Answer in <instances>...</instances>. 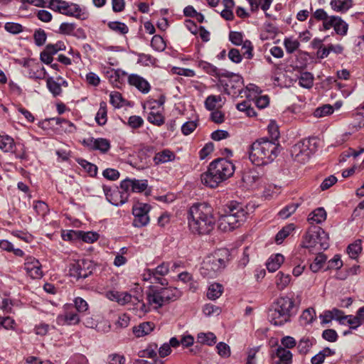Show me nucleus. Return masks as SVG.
Wrapping results in <instances>:
<instances>
[{
  "label": "nucleus",
  "mask_w": 364,
  "mask_h": 364,
  "mask_svg": "<svg viewBox=\"0 0 364 364\" xmlns=\"http://www.w3.org/2000/svg\"><path fill=\"white\" fill-rule=\"evenodd\" d=\"M15 321L9 316H0V327H3L5 329H14L15 328Z\"/></svg>",
  "instance_id": "4d7b16f0"
},
{
  "label": "nucleus",
  "mask_w": 364,
  "mask_h": 364,
  "mask_svg": "<svg viewBox=\"0 0 364 364\" xmlns=\"http://www.w3.org/2000/svg\"><path fill=\"white\" fill-rule=\"evenodd\" d=\"M151 209L149 204L138 203L132 208V213L134 216L133 225L136 228L146 226L149 223L148 213Z\"/></svg>",
  "instance_id": "f8f14e48"
},
{
  "label": "nucleus",
  "mask_w": 364,
  "mask_h": 364,
  "mask_svg": "<svg viewBox=\"0 0 364 364\" xmlns=\"http://www.w3.org/2000/svg\"><path fill=\"white\" fill-rule=\"evenodd\" d=\"M344 319V323L346 322L349 324L351 329H356L362 324V321L358 320L355 316L348 315L345 316Z\"/></svg>",
  "instance_id": "680f3d73"
},
{
  "label": "nucleus",
  "mask_w": 364,
  "mask_h": 364,
  "mask_svg": "<svg viewBox=\"0 0 364 364\" xmlns=\"http://www.w3.org/2000/svg\"><path fill=\"white\" fill-rule=\"evenodd\" d=\"M46 83L49 91L53 96L56 97L61 94L62 89L60 82H55L52 77H48L46 80Z\"/></svg>",
  "instance_id": "79ce46f5"
},
{
  "label": "nucleus",
  "mask_w": 364,
  "mask_h": 364,
  "mask_svg": "<svg viewBox=\"0 0 364 364\" xmlns=\"http://www.w3.org/2000/svg\"><path fill=\"white\" fill-rule=\"evenodd\" d=\"M333 112V107L330 105H323L317 107L314 114L316 117H323L329 115Z\"/></svg>",
  "instance_id": "a18cd8bd"
},
{
  "label": "nucleus",
  "mask_w": 364,
  "mask_h": 364,
  "mask_svg": "<svg viewBox=\"0 0 364 364\" xmlns=\"http://www.w3.org/2000/svg\"><path fill=\"white\" fill-rule=\"evenodd\" d=\"M82 144L90 150H98L102 154H106L111 147L110 141L105 138L95 139L90 137L84 139Z\"/></svg>",
  "instance_id": "f3484780"
},
{
  "label": "nucleus",
  "mask_w": 364,
  "mask_h": 364,
  "mask_svg": "<svg viewBox=\"0 0 364 364\" xmlns=\"http://www.w3.org/2000/svg\"><path fill=\"white\" fill-rule=\"evenodd\" d=\"M169 272V264L163 262L160 265L157 266L155 269H149V279H154L151 283H159L162 286L168 284L166 279L160 277V276L166 275Z\"/></svg>",
  "instance_id": "6ab92c4d"
},
{
  "label": "nucleus",
  "mask_w": 364,
  "mask_h": 364,
  "mask_svg": "<svg viewBox=\"0 0 364 364\" xmlns=\"http://www.w3.org/2000/svg\"><path fill=\"white\" fill-rule=\"evenodd\" d=\"M4 28L6 31L13 34L20 33L23 30L22 25L13 22L6 23Z\"/></svg>",
  "instance_id": "bf43d9fd"
},
{
  "label": "nucleus",
  "mask_w": 364,
  "mask_h": 364,
  "mask_svg": "<svg viewBox=\"0 0 364 364\" xmlns=\"http://www.w3.org/2000/svg\"><path fill=\"white\" fill-rule=\"evenodd\" d=\"M33 38H34L36 45L38 46H41L46 41V38H47L46 33L45 32V31L43 29L38 28L34 32Z\"/></svg>",
  "instance_id": "09e8293b"
},
{
  "label": "nucleus",
  "mask_w": 364,
  "mask_h": 364,
  "mask_svg": "<svg viewBox=\"0 0 364 364\" xmlns=\"http://www.w3.org/2000/svg\"><path fill=\"white\" fill-rule=\"evenodd\" d=\"M291 282V276L289 274H284L279 272L275 277V284L277 288L282 291L288 287Z\"/></svg>",
  "instance_id": "7c9ffc66"
},
{
  "label": "nucleus",
  "mask_w": 364,
  "mask_h": 364,
  "mask_svg": "<svg viewBox=\"0 0 364 364\" xmlns=\"http://www.w3.org/2000/svg\"><path fill=\"white\" fill-rule=\"evenodd\" d=\"M326 219V212L323 208H318L311 213L308 217L310 223H321Z\"/></svg>",
  "instance_id": "c756f323"
},
{
  "label": "nucleus",
  "mask_w": 364,
  "mask_h": 364,
  "mask_svg": "<svg viewBox=\"0 0 364 364\" xmlns=\"http://www.w3.org/2000/svg\"><path fill=\"white\" fill-rule=\"evenodd\" d=\"M151 46L157 51H163L166 48L165 41L159 35H155L153 36L151 41Z\"/></svg>",
  "instance_id": "49530a36"
},
{
  "label": "nucleus",
  "mask_w": 364,
  "mask_h": 364,
  "mask_svg": "<svg viewBox=\"0 0 364 364\" xmlns=\"http://www.w3.org/2000/svg\"><path fill=\"white\" fill-rule=\"evenodd\" d=\"M125 358L119 354H112L108 357V364H125Z\"/></svg>",
  "instance_id": "774afa93"
},
{
  "label": "nucleus",
  "mask_w": 364,
  "mask_h": 364,
  "mask_svg": "<svg viewBox=\"0 0 364 364\" xmlns=\"http://www.w3.org/2000/svg\"><path fill=\"white\" fill-rule=\"evenodd\" d=\"M156 59L149 54L139 53L138 54V63L145 65H153L155 63Z\"/></svg>",
  "instance_id": "69168bd1"
},
{
  "label": "nucleus",
  "mask_w": 364,
  "mask_h": 364,
  "mask_svg": "<svg viewBox=\"0 0 364 364\" xmlns=\"http://www.w3.org/2000/svg\"><path fill=\"white\" fill-rule=\"evenodd\" d=\"M315 343L316 340L313 337L304 336L297 345L299 353L304 355L308 353Z\"/></svg>",
  "instance_id": "c85d7f7f"
},
{
  "label": "nucleus",
  "mask_w": 364,
  "mask_h": 364,
  "mask_svg": "<svg viewBox=\"0 0 364 364\" xmlns=\"http://www.w3.org/2000/svg\"><path fill=\"white\" fill-rule=\"evenodd\" d=\"M294 230V226L293 224H289L284 227L281 230H279L275 236V241L277 244H281L284 240L287 237L290 233Z\"/></svg>",
  "instance_id": "ea45409f"
},
{
  "label": "nucleus",
  "mask_w": 364,
  "mask_h": 364,
  "mask_svg": "<svg viewBox=\"0 0 364 364\" xmlns=\"http://www.w3.org/2000/svg\"><path fill=\"white\" fill-rule=\"evenodd\" d=\"M91 176H95L97 173V167L93 164H91L86 160L81 159L78 162Z\"/></svg>",
  "instance_id": "6e6d98bb"
},
{
  "label": "nucleus",
  "mask_w": 364,
  "mask_h": 364,
  "mask_svg": "<svg viewBox=\"0 0 364 364\" xmlns=\"http://www.w3.org/2000/svg\"><path fill=\"white\" fill-rule=\"evenodd\" d=\"M279 153V144L267 137L255 140L248 149L249 159L255 166H267L272 163Z\"/></svg>",
  "instance_id": "f03ea898"
},
{
  "label": "nucleus",
  "mask_w": 364,
  "mask_h": 364,
  "mask_svg": "<svg viewBox=\"0 0 364 364\" xmlns=\"http://www.w3.org/2000/svg\"><path fill=\"white\" fill-rule=\"evenodd\" d=\"M230 252L226 248L215 250L202 262L200 272L203 277L215 278L224 269L230 260Z\"/></svg>",
  "instance_id": "39448f33"
},
{
  "label": "nucleus",
  "mask_w": 364,
  "mask_h": 364,
  "mask_svg": "<svg viewBox=\"0 0 364 364\" xmlns=\"http://www.w3.org/2000/svg\"><path fill=\"white\" fill-rule=\"evenodd\" d=\"M213 208L207 203L192 205L188 211V224L191 232L196 235H208L215 227Z\"/></svg>",
  "instance_id": "f257e3e1"
},
{
  "label": "nucleus",
  "mask_w": 364,
  "mask_h": 364,
  "mask_svg": "<svg viewBox=\"0 0 364 364\" xmlns=\"http://www.w3.org/2000/svg\"><path fill=\"white\" fill-rule=\"evenodd\" d=\"M75 27V23H62L59 27V33L64 35H75L73 32Z\"/></svg>",
  "instance_id": "603ef678"
},
{
  "label": "nucleus",
  "mask_w": 364,
  "mask_h": 364,
  "mask_svg": "<svg viewBox=\"0 0 364 364\" xmlns=\"http://www.w3.org/2000/svg\"><path fill=\"white\" fill-rule=\"evenodd\" d=\"M106 297L109 300L116 301L122 306L129 303H132L134 305L141 304L140 309L144 312L147 311L144 302H142L138 297L131 295L127 291H109L106 292Z\"/></svg>",
  "instance_id": "9d476101"
},
{
  "label": "nucleus",
  "mask_w": 364,
  "mask_h": 364,
  "mask_svg": "<svg viewBox=\"0 0 364 364\" xmlns=\"http://www.w3.org/2000/svg\"><path fill=\"white\" fill-rule=\"evenodd\" d=\"M107 26L110 30L118 34L124 35L129 31L128 26L122 22L110 21L108 23Z\"/></svg>",
  "instance_id": "4c0bfd02"
},
{
  "label": "nucleus",
  "mask_w": 364,
  "mask_h": 364,
  "mask_svg": "<svg viewBox=\"0 0 364 364\" xmlns=\"http://www.w3.org/2000/svg\"><path fill=\"white\" fill-rule=\"evenodd\" d=\"M298 207V203H293L289 205H287L279 212V215L282 219L288 218L289 216L291 215V214H293L296 211Z\"/></svg>",
  "instance_id": "c03bdc74"
},
{
  "label": "nucleus",
  "mask_w": 364,
  "mask_h": 364,
  "mask_svg": "<svg viewBox=\"0 0 364 364\" xmlns=\"http://www.w3.org/2000/svg\"><path fill=\"white\" fill-rule=\"evenodd\" d=\"M276 355L279 360L274 364H291L292 362V353L288 349L283 347H278L276 350Z\"/></svg>",
  "instance_id": "a878e982"
},
{
  "label": "nucleus",
  "mask_w": 364,
  "mask_h": 364,
  "mask_svg": "<svg viewBox=\"0 0 364 364\" xmlns=\"http://www.w3.org/2000/svg\"><path fill=\"white\" fill-rule=\"evenodd\" d=\"M129 83L136 87L143 93H147L150 90L149 83L143 77L138 75L132 74L128 77Z\"/></svg>",
  "instance_id": "4be33fe9"
},
{
  "label": "nucleus",
  "mask_w": 364,
  "mask_h": 364,
  "mask_svg": "<svg viewBox=\"0 0 364 364\" xmlns=\"http://www.w3.org/2000/svg\"><path fill=\"white\" fill-rule=\"evenodd\" d=\"M224 211L218 220V228L224 232L240 227L245 221L247 215L245 206L235 201L228 204Z\"/></svg>",
  "instance_id": "20e7f679"
},
{
  "label": "nucleus",
  "mask_w": 364,
  "mask_h": 364,
  "mask_svg": "<svg viewBox=\"0 0 364 364\" xmlns=\"http://www.w3.org/2000/svg\"><path fill=\"white\" fill-rule=\"evenodd\" d=\"M229 40L235 46H240L243 42V36L242 33L237 31H230L229 33Z\"/></svg>",
  "instance_id": "052dcab7"
},
{
  "label": "nucleus",
  "mask_w": 364,
  "mask_h": 364,
  "mask_svg": "<svg viewBox=\"0 0 364 364\" xmlns=\"http://www.w3.org/2000/svg\"><path fill=\"white\" fill-rule=\"evenodd\" d=\"M362 250L361 240H357L347 247V252L352 259H355Z\"/></svg>",
  "instance_id": "a19ab883"
},
{
  "label": "nucleus",
  "mask_w": 364,
  "mask_h": 364,
  "mask_svg": "<svg viewBox=\"0 0 364 364\" xmlns=\"http://www.w3.org/2000/svg\"><path fill=\"white\" fill-rule=\"evenodd\" d=\"M269 318L272 323L275 326H282L290 321V318L285 313L278 309L277 306H272L269 311Z\"/></svg>",
  "instance_id": "412c9836"
},
{
  "label": "nucleus",
  "mask_w": 364,
  "mask_h": 364,
  "mask_svg": "<svg viewBox=\"0 0 364 364\" xmlns=\"http://www.w3.org/2000/svg\"><path fill=\"white\" fill-rule=\"evenodd\" d=\"M315 319L316 312L312 308L304 310L300 316V322L304 326L311 323Z\"/></svg>",
  "instance_id": "e433bc0d"
},
{
  "label": "nucleus",
  "mask_w": 364,
  "mask_h": 364,
  "mask_svg": "<svg viewBox=\"0 0 364 364\" xmlns=\"http://www.w3.org/2000/svg\"><path fill=\"white\" fill-rule=\"evenodd\" d=\"M95 121L100 126H103L106 124L107 121V111L106 102H100V108L95 116Z\"/></svg>",
  "instance_id": "72a5a7b5"
},
{
  "label": "nucleus",
  "mask_w": 364,
  "mask_h": 364,
  "mask_svg": "<svg viewBox=\"0 0 364 364\" xmlns=\"http://www.w3.org/2000/svg\"><path fill=\"white\" fill-rule=\"evenodd\" d=\"M144 124L143 119L136 115L129 117L128 119V125L132 129H138L141 127Z\"/></svg>",
  "instance_id": "0e129e2a"
},
{
  "label": "nucleus",
  "mask_w": 364,
  "mask_h": 364,
  "mask_svg": "<svg viewBox=\"0 0 364 364\" xmlns=\"http://www.w3.org/2000/svg\"><path fill=\"white\" fill-rule=\"evenodd\" d=\"M331 9L337 12L345 13L353 6V0H331Z\"/></svg>",
  "instance_id": "bb28decb"
},
{
  "label": "nucleus",
  "mask_w": 364,
  "mask_h": 364,
  "mask_svg": "<svg viewBox=\"0 0 364 364\" xmlns=\"http://www.w3.org/2000/svg\"><path fill=\"white\" fill-rule=\"evenodd\" d=\"M198 65L202 70L209 75L215 77L220 76L219 70L215 66L208 62L201 61L199 63Z\"/></svg>",
  "instance_id": "37998d69"
},
{
  "label": "nucleus",
  "mask_w": 364,
  "mask_h": 364,
  "mask_svg": "<svg viewBox=\"0 0 364 364\" xmlns=\"http://www.w3.org/2000/svg\"><path fill=\"white\" fill-rule=\"evenodd\" d=\"M103 191L107 200L114 205H122L127 201L129 194L124 191L120 192L115 189L112 190L110 187L104 185Z\"/></svg>",
  "instance_id": "4468645a"
},
{
  "label": "nucleus",
  "mask_w": 364,
  "mask_h": 364,
  "mask_svg": "<svg viewBox=\"0 0 364 364\" xmlns=\"http://www.w3.org/2000/svg\"><path fill=\"white\" fill-rule=\"evenodd\" d=\"M338 21H337L336 26L335 28V32L336 34L340 36H346L348 32V25L344 21L341 17H339Z\"/></svg>",
  "instance_id": "5fc2aeb1"
},
{
  "label": "nucleus",
  "mask_w": 364,
  "mask_h": 364,
  "mask_svg": "<svg viewBox=\"0 0 364 364\" xmlns=\"http://www.w3.org/2000/svg\"><path fill=\"white\" fill-rule=\"evenodd\" d=\"M235 171L234 164L225 159H217L208 166L206 171L200 175L202 183L215 188L220 183L231 177Z\"/></svg>",
  "instance_id": "7ed1b4c3"
},
{
  "label": "nucleus",
  "mask_w": 364,
  "mask_h": 364,
  "mask_svg": "<svg viewBox=\"0 0 364 364\" xmlns=\"http://www.w3.org/2000/svg\"><path fill=\"white\" fill-rule=\"evenodd\" d=\"M274 306H277L282 312L285 313L289 317L294 314V309L295 308L294 300L288 296H281L274 303Z\"/></svg>",
  "instance_id": "aec40b11"
},
{
  "label": "nucleus",
  "mask_w": 364,
  "mask_h": 364,
  "mask_svg": "<svg viewBox=\"0 0 364 364\" xmlns=\"http://www.w3.org/2000/svg\"><path fill=\"white\" fill-rule=\"evenodd\" d=\"M175 154L169 149H164L156 153L153 159L156 165L172 161L175 159Z\"/></svg>",
  "instance_id": "b1692460"
},
{
  "label": "nucleus",
  "mask_w": 364,
  "mask_h": 364,
  "mask_svg": "<svg viewBox=\"0 0 364 364\" xmlns=\"http://www.w3.org/2000/svg\"><path fill=\"white\" fill-rule=\"evenodd\" d=\"M284 45L287 52L292 53L299 48V43L297 40L289 38L284 39Z\"/></svg>",
  "instance_id": "8fccbe9b"
},
{
  "label": "nucleus",
  "mask_w": 364,
  "mask_h": 364,
  "mask_svg": "<svg viewBox=\"0 0 364 364\" xmlns=\"http://www.w3.org/2000/svg\"><path fill=\"white\" fill-rule=\"evenodd\" d=\"M50 8L62 14L80 18L82 9L75 3H69L63 0H50Z\"/></svg>",
  "instance_id": "9b49d317"
},
{
  "label": "nucleus",
  "mask_w": 364,
  "mask_h": 364,
  "mask_svg": "<svg viewBox=\"0 0 364 364\" xmlns=\"http://www.w3.org/2000/svg\"><path fill=\"white\" fill-rule=\"evenodd\" d=\"M284 261V256L281 254L272 255L266 263L267 269L269 272H274L280 267Z\"/></svg>",
  "instance_id": "cd10ccee"
},
{
  "label": "nucleus",
  "mask_w": 364,
  "mask_h": 364,
  "mask_svg": "<svg viewBox=\"0 0 364 364\" xmlns=\"http://www.w3.org/2000/svg\"><path fill=\"white\" fill-rule=\"evenodd\" d=\"M319 245V250H327L329 247L328 235L320 227H314L308 230L304 237L302 246L313 248Z\"/></svg>",
  "instance_id": "0eeeda50"
},
{
  "label": "nucleus",
  "mask_w": 364,
  "mask_h": 364,
  "mask_svg": "<svg viewBox=\"0 0 364 364\" xmlns=\"http://www.w3.org/2000/svg\"><path fill=\"white\" fill-rule=\"evenodd\" d=\"M94 269L95 267L90 260H74L69 264V275L77 280L85 279L92 274Z\"/></svg>",
  "instance_id": "1a4fd4ad"
},
{
  "label": "nucleus",
  "mask_w": 364,
  "mask_h": 364,
  "mask_svg": "<svg viewBox=\"0 0 364 364\" xmlns=\"http://www.w3.org/2000/svg\"><path fill=\"white\" fill-rule=\"evenodd\" d=\"M155 325L150 321L142 322L132 328V332L136 338H141L149 335L154 331Z\"/></svg>",
  "instance_id": "5701e85b"
},
{
  "label": "nucleus",
  "mask_w": 364,
  "mask_h": 364,
  "mask_svg": "<svg viewBox=\"0 0 364 364\" xmlns=\"http://www.w3.org/2000/svg\"><path fill=\"white\" fill-rule=\"evenodd\" d=\"M110 103L114 107H120L122 106V97L118 92H111L109 95Z\"/></svg>",
  "instance_id": "338daca9"
},
{
  "label": "nucleus",
  "mask_w": 364,
  "mask_h": 364,
  "mask_svg": "<svg viewBox=\"0 0 364 364\" xmlns=\"http://www.w3.org/2000/svg\"><path fill=\"white\" fill-rule=\"evenodd\" d=\"M312 141L314 139H304L292 146L290 150L291 158L301 164L308 161L314 151L312 145L314 146L315 143L312 144Z\"/></svg>",
  "instance_id": "6e6552de"
},
{
  "label": "nucleus",
  "mask_w": 364,
  "mask_h": 364,
  "mask_svg": "<svg viewBox=\"0 0 364 364\" xmlns=\"http://www.w3.org/2000/svg\"><path fill=\"white\" fill-rule=\"evenodd\" d=\"M71 308L70 305L65 306V311L57 316L56 321L58 325H75L80 322L79 315L75 311L70 310Z\"/></svg>",
  "instance_id": "a211bd4d"
},
{
  "label": "nucleus",
  "mask_w": 364,
  "mask_h": 364,
  "mask_svg": "<svg viewBox=\"0 0 364 364\" xmlns=\"http://www.w3.org/2000/svg\"><path fill=\"white\" fill-rule=\"evenodd\" d=\"M220 95H209L205 101V107L208 110L213 111L218 102H221Z\"/></svg>",
  "instance_id": "de8ad7c7"
},
{
  "label": "nucleus",
  "mask_w": 364,
  "mask_h": 364,
  "mask_svg": "<svg viewBox=\"0 0 364 364\" xmlns=\"http://www.w3.org/2000/svg\"><path fill=\"white\" fill-rule=\"evenodd\" d=\"M313 17L323 22V30L324 31H328L331 28H333L335 30L337 20L339 18V16H328L327 12L323 9H316L313 14Z\"/></svg>",
  "instance_id": "dca6fc26"
},
{
  "label": "nucleus",
  "mask_w": 364,
  "mask_h": 364,
  "mask_svg": "<svg viewBox=\"0 0 364 364\" xmlns=\"http://www.w3.org/2000/svg\"><path fill=\"white\" fill-rule=\"evenodd\" d=\"M218 353L224 358H228L230 355V348L228 344L220 342L216 346Z\"/></svg>",
  "instance_id": "13d9d810"
},
{
  "label": "nucleus",
  "mask_w": 364,
  "mask_h": 364,
  "mask_svg": "<svg viewBox=\"0 0 364 364\" xmlns=\"http://www.w3.org/2000/svg\"><path fill=\"white\" fill-rule=\"evenodd\" d=\"M24 269L28 277L33 279H41L43 275L41 262L33 257H27L24 262Z\"/></svg>",
  "instance_id": "ddd939ff"
},
{
  "label": "nucleus",
  "mask_w": 364,
  "mask_h": 364,
  "mask_svg": "<svg viewBox=\"0 0 364 364\" xmlns=\"http://www.w3.org/2000/svg\"><path fill=\"white\" fill-rule=\"evenodd\" d=\"M314 77L309 72L301 73L298 77L299 85L306 89H310L313 87Z\"/></svg>",
  "instance_id": "2f4dec72"
},
{
  "label": "nucleus",
  "mask_w": 364,
  "mask_h": 364,
  "mask_svg": "<svg viewBox=\"0 0 364 364\" xmlns=\"http://www.w3.org/2000/svg\"><path fill=\"white\" fill-rule=\"evenodd\" d=\"M268 133L270 135L271 139L269 141H274L277 142V139L279 137V127L274 122H270L267 126Z\"/></svg>",
  "instance_id": "3c124183"
},
{
  "label": "nucleus",
  "mask_w": 364,
  "mask_h": 364,
  "mask_svg": "<svg viewBox=\"0 0 364 364\" xmlns=\"http://www.w3.org/2000/svg\"><path fill=\"white\" fill-rule=\"evenodd\" d=\"M147 120L151 124L159 127L164 124L165 118L160 112H155L154 107H152L151 111L149 113Z\"/></svg>",
  "instance_id": "f704fd0d"
},
{
  "label": "nucleus",
  "mask_w": 364,
  "mask_h": 364,
  "mask_svg": "<svg viewBox=\"0 0 364 364\" xmlns=\"http://www.w3.org/2000/svg\"><path fill=\"white\" fill-rule=\"evenodd\" d=\"M148 187L147 180H137L126 178L120 183V188L127 194L129 191L134 193H141L144 191Z\"/></svg>",
  "instance_id": "2eb2a0df"
},
{
  "label": "nucleus",
  "mask_w": 364,
  "mask_h": 364,
  "mask_svg": "<svg viewBox=\"0 0 364 364\" xmlns=\"http://www.w3.org/2000/svg\"><path fill=\"white\" fill-rule=\"evenodd\" d=\"M79 238L82 239V241L87 243H92L97 241L99 238V235L94 232H82L79 235Z\"/></svg>",
  "instance_id": "864d4df0"
},
{
  "label": "nucleus",
  "mask_w": 364,
  "mask_h": 364,
  "mask_svg": "<svg viewBox=\"0 0 364 364\" xmlns=\"http://www.w3.org/2000/svg\"><path fill=\"white\" fill-rule=\"evenodd\" d=\"M76 310L80 313L85 312L88 310V304L85 300L81 297H77L74 300Z\"/></svg>",
  "instance_id": "e2e57ef3"
},
{
  "label": "nucleus",
  "mask_w": 364,
  "mask_h": 364,
  "mask_svg": "<svg viewBox=\"0 0 364 364\" xmlns=\"http://www.w3.org/2000/svg\"><path fill=\"white\" fill-rule=\"evenodd\" d=\"M223 289V286L218 283L210 284L207 292L208 298L212 300L219 298L222 294Z\"/></svg>",
  "instance_id": "c9c22d12"
},
{
  "label": "nucleus",
  "mask_w": 364,
  "mask_h": 364,
  "mask_svg": "<svg viewBox=\"0 0 364 364\" xmlns=\"http://www.w3.org/2000/svg\"><path fill=\"white\" fill-rule=\"evenodd\" d=\"M226 90H229V87L234 90L232 95L240 94L243 87L242 78L237 75H232L231 79L229 80L228 82L225 84Z\"/></svg>",
  "instance_id": "393cba45"
},
{
  "label": "nucleus",
  "mask_w": 364,
  "mask_h": 364,
  "mask_svg": "<svg viewBox=\"0 0 364 364\" xmlns=\"http://www.w3.org/2000/svg\"><path fill=\"white\" fill-rule=\"evenodd\" d=\"M15 142L13 138L8 135H0V149L4 152H14Z\"/></svg>",
  "instance_id": "473e14b6"
},
{
  "label": "nucleus",
  "mask_w": 364,
  "mask_h": 364,
  "mask_svg": "<svg viewBox=\"0 0 364 364\" xmlns=\"http://www.w3.org/2000/svg\"><path fill=\"white\" fill-rule=\"evenodd\" d=\"M197 339L198 342L208 346H212L215 344L217 340L215 334L210 332L198 333Z\"/></svg>",
  "instance_id": "58836bf2"
},
{
  "label": "nucleus",
  "mask_w": 364,
  "mask_h": 364,
  "mask_svg": "<svg viewBox=\"0 0 364 364\" xmlns=\"http://www.w3.org/2000/svg\"><path fill=\"white\" fill-rule=\"evenodd\" d=\"M181 292L176 287H168L151 289L147 294L149 304L157 309L179 299Z\"/></svg>",
  "instance_id": "423d86ee"
}]
</instances>
